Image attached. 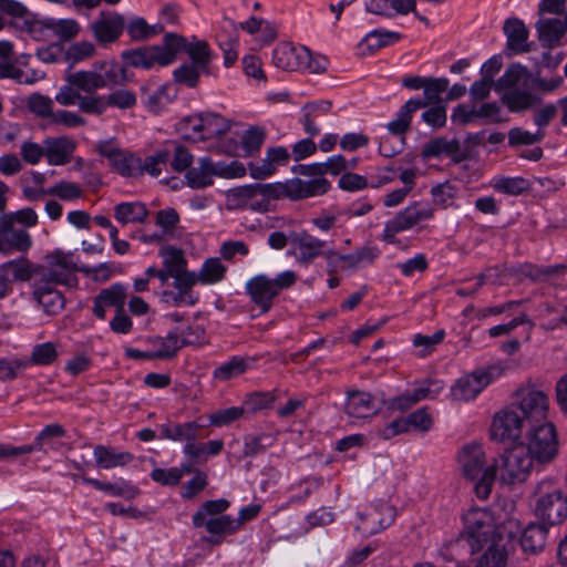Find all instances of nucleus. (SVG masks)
<instances>
[{
  "mask_svg": "<svg viewBox=\"0 0 567 567\" xmlns=\"http://www.w3.org/2000/svg\"><path fill=\"white\" fill-rule=\"evenodd\" d=\"M186 183L192 188H205L214 184L208 165V158H202L197 166L189 168L185 175Z\"/></svg>",
  "mask_w": 567,
  "mask_h": 567,
  "instance_id": "nucleus-52",
  "label": "nucleus"
},
{
  "mask_svg": "<svg viewBox=\"0 0 567 567\" xmlns=\"http://www.w3.org/2000/svg\"><path fill=\"white\" fill-rule=\"evenodd\" d=\"M278 398V391L252 392L245 396L243 406L246 413L254 414L256 412L271 408Z\"/></svg>",
  "mask_w": 567,
  "mask_h": 567,
  "instance_id": "nucleus-55",
  "label": "nucleus"
},
{
  "mask_svg": "<svg viewBox=\"0 0 567 567\" xmlns=\"http://www.w3.org/2000/svg\"><path fill=\"white\" fill-rule=\"evenodd\" d=\"M535 515L554 526L567 518V494L551 481L537 484L533 493Z\"/></svg>",
  "mask_w": 567,
  "mask_h": 567,
  "instance_id": "nucleus-4",
  "label": "nucleus"
},
{
  "mask_svg": "<svg viewBox=\"0 0 567 567\" xmlns=\"http://www.w3.org/2000/svg\"><path fill=\"white\" fill-rule=\"evenodd\" d=\"M148 210L142 203H121L114 208V216L123 225L130 223H143Z\"/></svg>",
  "mask_w": 567,
  "mask_h": 567,
  "instance_id": "nucleus-48",
  "label": "nucleus"
},
{
  "mask_svg": "<svg viewBox=\"0 0 567 567\" xmlns=\"http://www.w3.org/2000/svg\"><path fill=\"white\" fill-rule=\"evenodd\" d=\"M186 52L192 60V64L199 68L203 73H209V63L212 61L213 53L206 41H196L188 43Z\"/></svg>",
  "mask_w": 567,
  "mask_h": 567,
  "instance_id": "nucleus-56",
  "label": "nucleus"
},
{
  "mask_svg": "<svg viewBox=\"0 0 567 567\" xmlns=\"http://www.w3.org/2000/svg\"><path fill=\"white\" fill-rule=\"evenodd\" d=\"M464 529L457 544L466 543L471 554L480 551L489 540L494 530V518L486 508H471L463 517Z\"/></svg>",
  "mask_w": 567,
  "mask_h": 567,
  "instance_id": "nucleus-6",
  "label": "nucleus"
},
{
  "mask_svg": "<svg viewBox=\"0 0 567 567\" xmlns=\"http://www.w3.org/2000/svg\"><path fill=\"white\" fill-rule=\"evenodd\" d=\"M450 81L446 78H432L427 76L424 86L423 99H412L414 102L421 103L420 110L425 109L432 104H441V94L449 90Z\"/></svg>",
  "mask_w": 567,
  "mask_h": 567,
  "instance_id": "nucleus-45",
  "label": "nucleus"
},
{
  "mask_svg": "<svg viewBox=\"0 0 567 567\" xmlns=\"http://www.w3.org/2000/svg\"><path fill=\"white\" fill-rule=\"evenodd\" d=\"M0 79H11L20 84H34L44 79V73L37 70H21L11 62H0Z\"/></svg>",
  "mask_w": 567,
  "mask_h": 567,
  "instance_id": "nucleus-46",
  "label": "nucleus"
},
{
  "mask_svg": "<svg viewBox=\"0 0 567 567\" xmlns=\"http://www.w3.org/2000/svg\"><path fill=\"white\" fill-rule=\"evenodd\" d=\"M229 507V502L225 498L206 501L193 515V525L200 528L209 517L224 515L223 513Z\"/></svg>",
  "mask_w": 567,
  "mask_h": 567,
  "instance_id": "nucleus-54",
  "label": "nucleus"
},
{
  "mask_svg": "<svg viewBox=\"0 0 567 567\" xmlns=\"http://www.w3.org/2000/svg\"><path fill=\"white\" fill-rule=\"evenodd\" d=\"M534 456L525 445H516L502 456L501 480L506 484L522 483L529 474Z\"/></svg>",
  "mask_w": 567,
  "mask_h": 567,
  "instance_id": "nucleus-11",
  "label": "nucleus"
},
{
  "mask_svg": "<svg viewBox=\"0 0 567 567\" xmlns=\"http://www.w3.org/2000/svg\"><path fill=\"white\" fill-rule=\"evenodd\" d=\"M125 29L130 38L135 41L150 39L163 31L161 24L150 25L143 18L132 19Z\"/></svg>",
  "mask_w": 567,
  "mask_h": 567,
  "instance_id": "nucleus-57",
  "label": "nucleus"
},
{
  "mask_svg": "<svg viewBox=\"0 0 567 567\" xmlns=\"http://www.w3.org/2000/svg\"><path fill=\"white\" fill-rule=\"evenodd\" d=\"M174 257L178 282L176 290H162L157 292L162 302L171 307H194L199 301V296L194 291L197 284L215 285L220 282L227 272V267L218 257L207 258L198 272L188 269V260L185 252L174 246Z\"/></svg>",
  "mask_w": 567,
  "mask_h": 567,
  "instance_id": "nucleus-1",
  "label": "nucleus"
},
{
  "mask_svg": "<svg viewBox=\"0 0 567 567\" xmlns=\"http://www.w3.org/2000/svg\"><path fill=\"white\" fill-rule=\"evenodd\" d=\"M472 155L471 144H429L423 151L424 157L451 158L454 163H460L470 158Z\"/></svg>",
  "mask_w": 567,
  "mask_h": 567,
  "instance_id": "nucleus-37",
  "label": "nucleus"
},
{
  "mask_svg": "<svg viewBox=\"0 0 567 567\" xmlns=\"http://www.w3.org/2000/svg\"><path fill=\"white\" fill-rule=\"evenodd\" d=\"M203 425L196 421L185 423H166L161 425V436L172 441H185L186 443L196 441Z\"/></svg>",
  "mask_w": 567,
  "mask_h": 567,
  "instance_id": "nucleus-36",
  "label": "nucleus"
},
{
  "mask_svg": "<svg viewBox=\"0 0 567 567\" xmlns=\"http://www.w3.org/2000/svg\"><path fill=\"white\" fill-rule=\"evenodd\" d=\"M249 365L248 359L234 355L213 371V378L219 382H227L243 375L249 369Z\"/></svg>",
  "mask_w": 567,
  "mask_h": 567,
  "instance_id": "nucleus-42",
  "label": "nucleus"
},
{
  "mask_svg": "<svg viewBox=\"0 0 567 567\" xmlns=\"http://www.w3.org/2000/svg\"><path fill=\"white\" fill-rule=\"evenodd\" d=\"M516 404H513L527 425L548 421V394L534 386L520 389L516 393Z\"/></svg>",
  "mask_w": 567,
  "mask_h": 567,
  "instance_id": "nucleus-10",
  "label": "nucleus"
},
{
  "mask_svg": "<svg viewBox=\"0 0 567 567\" xmlns=\"http://www.w3.org/2000/svg\"><path fill=\"white\" fill-rule=\"evenodd\" d=\"M286 247L288 254L293 256L300 264L309 265L317 257L322 256L326 241L306 233H290L286 235Z\"/></svg>",
  "mask_w": 567,
  "mask_h": 567,
  "instance_id": "nucleus-15",
  "label": "nucleus"
},
{
  "mask_svg": "<svg viewBox=\"0 0 567 567\" xmlns=\"http://www.w3.org/2000/svg\"><path fill=\"white\" fill-rule=\"evenodd\" d=\"M126 298V287L122 284H113L109 288L102 289L94 298L92 311L96 318L104 320L106 308L112 307L117 312L124 309Z\"/></svg>",
  "mask_w": 567,
  "mask_h": 567,
  "instance_id": "nucleus-21",
  "label": "nucleus"
},
{
  "mask_svg": "<svg viewBox=\"0 0 567 567\" xmlns=\"http://www.w3.org/2000/svg\"><path fill=\"white\" fill-rule=\"evenodd\" d=\"M433 215L434 210L430 205L415 202L385 223L381 238L388 244H394L396 234L413 228L421 221L432 218Z\"/></svg>",
  "mask_w": 567,
  "mask_h": 567,
  "instance_id": "nucleus-9",
  "label": "nucleus"
},
{
  "mask_svg": "<svg viewBox=\"0 0 567 567\" xmlns=\"http://www.w3.org/2000/svg\"><path fill=\"white\" fill-rule=\"evenodd\" d=\"M32 245L31 236L23 229H17L14 226L7 227L0 225V251L10 254L13 251L24 252Z\"/></svg>",
  "mask_w": 567,
  "mask_h": 567,
  "instance_id": "nucleus-28",
  "label": "nucleus"
},
{
  "mask_svg": "<svg viewBox=\"0 0 567 567\" xmlns=\"http://www.w3.org/2000/svg\"><path fill=\"white\" fill-rule=\"evenodd\" d=\"M91 110L94 115L103 114L110 106L118 107L122 110L131 109L136 104V96L134 92L130 90H117L109 95L95 94V99L92 101Z\"/></svg>",
  "mask_w": 567,
  "mask_h": 567,
  "instance_id": "nucleus-27",
  "label": "nucleus"
},
{
  "mask_svg": "<svg viewBox=\"0 0 567 567\" xmlns=\"http://www.w3.org/2000/svg\"><path fill=\"white\" fill-rule=\"evenodd\" d=\"M505 371L502 363L475 370L458 380L451 388V398L454 401H470L475 399L491 382L499 378Z\"/></svg>",
  "mask_w": 567,
  "mask_h": 567,
  "instance_id": "nucleus-7",
  "label": "nucleus"
},
{
  "mask_svg": "<svg viewBox=\"0 0 567 567\" xmlns=\"http://www.w3.org/2000/svg\"><path fill=\"white\" fill-rule=\"evenodd\" d=\"M415 0H371L367 10L378 16L388 18L394 13L406 14L414 11Z\"/></svg>",
  "mask_w": 567,
  "mask_h": 567,
  "instance_id": "nucleus-40",
  "label": "nucleus"
},
{
  "mask_svg": "<svg viewBox=\"0 0 567 567\" xmlns=\"http://www.w3.org/2000/svg\"><path fill=\"white\" fill-rule=\"evenodd\" d=\"M458 462L463 475L474 482V493L481 499H486L496 477V465H486L485 453L482 445L468 444L458 454Z\"/></svg>",
  "mask_w": 567,
  "mask_h": 567,
  "instance_id": "nucleus-2",
  "label": "nucleus"
},
{
  "mask_svg": "<svg viewBox=\"0 0 567 567\" xmlns=\"http://www.w3.org/2000/svg\"><path fill=\"white\" fill-rule=\"evenodd\" d=\"M99 154L107 161L113 171L122 176H138L141 157L117 147L115 144H97Z\"/></svg>",
  "mask_w": 567,
  "mask_h": 567,
  "instance_id": "nucleus-17",
  "label": "nucleus"
},
{
  "mask_svg": "<svg viewBox=\"0 0 567 567\" xmlns=\"http://www.w3.org/2000/svg\"><path fill=\"white\" fill-rule=\"evenodd\" d=\"M394 517L393 507L386 503L375 504L359 514L360 524L355 528L363 535L371 536L390 526Z\"/></svg>",
  "mask_w": 567,
  "mask_h": 567,
  "instance_id": "nucleus-18",
  "label": "nucleus"
},
{
  "mask_svg": "<svg viewBox=\"0 0 567 567\" xmlns=\"http://www.w3.org/2000/svg\"><path fill=\"white\" fill-rule=\"evenodd\" d=\"M59 357L58 347L55 343L48 341L35 344L32 348L30 359L28 361L34 365H50Z\"/></svg>",
  "mask_w": 567,
  "mask_h": 567,
  "instance_id": "nucleus-61",
  "label": "nucleus"
},
{
  "mask_svg": "<svg viewBox=\"0 0 567 567\" xmlns=\"http://www.w3.org/2000/svg\"><path fill=\"white\" fill-rule=\"evenodd\" d=\"M32 300L42 308L48 316H56L65 306L63 293L56 289V286L35 279L32 284Z\"/></svg>",
  "mask_w": 567,
  "mask_h": 567,
  "instance_id": "nucleus-19",
  "label": "nucleus"
},
{
  "mask_svg": "<svg viewBox=\"0 0 567 567\" xmlns=\"http://www.w3.org/2000/svg\"><path fill=\"white\" fill-rule=\"evenodd\" d=\"M380 250L373 246H364L352 254L347 255L348 267L357 269L369 266L379 257Z\"/></svg>",
  "mask_w": 567,
  "mask_h": 567,
  "instance_id": "nucleus-63",
  "label": "nucleus"
},
{
  "mask_svg": "<svg viewBox=\"0 0 567 567\" xmlns=\"http://www.w3.org/2000/svg\"><path fill=\"white\" fill-rule=\"evenodd\" d=\"M529 78V71L526 66L519 63L511 64L505 73L494 83V89L497 92H502L504 90L516 89L523 80H527Z\"/></svg>",
  "mask_w": 567,
  "mask_h": 567,
  "instance_id": "nucleus-49",
  "label": "nucleus"
},
{
  "mask_svg": "<svg viewBox=\"0 0 567 567\" xmlns=\"http://www.w3.org/2000/svg\"><path fill=\"white\" fill-rule=\"evenodd\" d=\"M154 360H169L181 350L178 344V329L169 331L165 337L152 336L145 340Z\"/></svg>",
  "mask_w": 567,
  "mask_h": 567,
  "instance_id": "nucleus-25",
  "label": "nucleus"
},
{
  "mask_svg": "<svg viewBox=\"0 0 567 567\" xmlns=\"http://www.w3.org/2000/svg\"><path fill=\"white\" fill-rule=\"evenodd\" d=\"M29 111L39 117H53V101L47 95L40 93L31 94L27 100Z\"/></svg>",
  "mask_w": 567,
  "mask_h": 567,
  "instance_id": "nucleus-64",
  "label": "nucleus"
},
{
  "mask_svg": "<svg viewBox=\"0 0 567 567\" xmlns=\"http://www.w3.org/2000/svg\"><path fill=\"white\" fill-rule=\"evenodd\" d=\"M284 289V274H278L276 278H269L266 275H257L246 282V291L251 301L267 312L272 307V301Z\"/></svg>",
  "mask_w": 567,
  "mask_h": 567,
  "instance_id": "nucleus-14",
  "label": "nucleus"
},
{
  "mask_svg": "<svg viewBox=\"0 0 567 567\" xmlns=\"http://www.w3.org/2000/svg\"><path fill=\"white\" fill-rule=\"evenodd\" d=\"M162 258V268H157L155 266H150L145 269L144 276L141 278H136L133 281V289L135 292H144L148 290L150 280L152 278L158 279L162 287L166 286L169 279H173V289L176 290V282H178L176 266H175V257H174V246H164L159 249L158 252Z\"/></svg>",
  "mask_w": 567,
  "mask_h": 567,
  "instance_id": "nucleus-13",
  "label": "nucleus"
},
{
  "mask_svg": "<svg viewBox=\"0 0 567 567\" xmlns=\"http://www.w3.org/2000/svg\"><path fill=\"white\" fill-rule=\"evenodd\" d=\"M558 113V105L546 104L535 112L534 122L537 125L536 133L524 131L519 127L512 128L508 133V142H538L545 137L544 127L547 126Z\"/></svg>",
  "mask_w": 567,
  "mask_h": 567,
  "instance_id": "nucleus-20",
  "label": "nucleus"
},
{
  "mask_svg": "<svg viewBox=\"0 0 567 567\" xmlns=\"http://www.w3.org/2000/svg\"><path fill=\"white\" fill-rule=\"evenodd\" d=\"M203 527L214 536H221L237 532L239 529V523L229 515H219L207 518Z\"/></svg>",
  "mask_w": 567,
  "mask_h": 567,
  "instance_id": "nucleus-60",
  "label": "nucleus"
},
{
  "mask_svg": "<svg viewBox=\"0 0 567 567\" xmlns=\"http://www.w3.org/2000/svg\"><path fill=\"white\" fill-rule=\"evenodd\" d=\"M65 434L66 431L62 425L52 423L44 426L34 439L41 451L54 450L58 447L56 441L63 439Z\"/></svg>",
  "mask_w": 567,
  "mask_h": 567,
  "instance_id": "nucleus-62",
  "label": "nucleus"
},
{
  "mask_svg": "<svg viewBox=\"0 0 567 567\" xmlns=\"http://www.w3.org/2000/svg\"><path fill=\"white\" fill-rule=\"evenodd\" d=\"M524 426H527L525 420L514 405H511L495 415L491 436L498 442H515L520 437Z\"/></svg>",
  "mask_w": 567,
  "mask_h": 567,
  "instance_id": "nucleus-16",
  "label": "nucleus"
},
{
  "mask_svg": "<svg viewBox=\"0 0 567 567\" xmlns=\"http://www.w3.org/2000/svg\"><path fill=\"white\" fill-rule=\"evenodd\" d=\"M187 44L185 38L175 33H167L164 37L163 45H156L161 56V66L173 63L178 52L186 51Z\"/></svg>",
  "mask_w": 567,
  "mask_h": 567,
  "instance_id": "nucleus-47",
  "label": "nucleus"
},
{
  "mask_svg": "<svg viewBox=\"0 0 567 567\" xmlns=\"http://www.w3.org/2000/svg\"><path fill=\"white\" fill-rule=\"evenodd\" d=\"M284 161V147H271L261 163H249V173L252 178L264 179L271 176L278 165Z\"/></svg>",
  "mask_w": 567,
  "mask_h": 567,
  "instance_id": "nucleus-41",
  "label": "nucleus"
},
{
  "mask_svg": "<svg viewBox=\"0 0 567 567\" xmlns=\"http://www.w3.org/2000/svg\"><path fill=\"white\" fill-rule=\"evenodd\" d=\"M502 101L512 112L525 111L540 103L539 97L528 91L519 89H512L504 92Z\"/></svg>",
  "mask_w": 567,
  "mask_h": 567,
  "instance_id": "nucleus-43",
  "label": "nucleus"
},
{
  "mask_svg": "<svg viewBox=\"0 0 567 567\" xmlns=\"http://www.w3.org/2000/svg\"><path fill=\"white\" fill-rule=\"evenodd\" d=\"M548 528L544 524L530 523L522 532L519 544L524 553L537 555L547 544Z\"/></svg>",
  "mask_w": 567,
  "mask_h": 567,
  "instance_id": "nucleus-30",
  "label": "nucleus"
},
{
  "mask_svg": "<svg viewBox=\"0 0 567 567\" xmlns=\"http://www.w3.org/2000/svg\"><path fill=\"white\" fill-rule=\"evenodd\" d=\"M503 31L507 38L506 49L512 54L529 52L528 43L529 31L525 23L517 18H508L505 20Z\"/></svg>",
  "mask_w": 567,
  "mask_h": 567,
  "instance_id": "nucleus-23",
  "label": "nucleus"
},
{
  "mask_svg": "<svg viewBox=\"0 0 567 567\" xmlns=\"http://www.w3.org/2000/svg\"><path fill=\"white\" fill-rule=\"evenodd\" d=\"M125 27L126 21L123 14L117 11L102 10L89 24V30L96 43L105 48L120 40Z\"/></svg>",
  "mask_w": 567,
  "mask_h": 567,
  "instance_id": "nucleus-12",
  "label": "nucleus"
},
{
  "mask_svg": "<svg viewBox=\"0 0 567 567\" xmlns=\"http://www.w3.org/2000/svg\"><path fill=\"white\" fill-rule=\"evenodd\" d=\"M535 28L542 47L551 49L559 44L566 33L565 24L557 18H540Z\"/></svg>",
  "mask_w": 567,
  "mask_h": 567,
  "instance_id": "nucleus-31",
  "label": "nucleus"
},
{
  "mask_svg": "<svg viewBox=\"0 0 567 567\" xmlns=\"http://www.w3.org/2000/svg\"><path fill=\"white\" fill-rule=\"evenodd\" d=\"M39 265H33L27 258H20L2 264L0 266V272L6 275L7 279L17 281H31V284L39 276Z\"/></svg>",
  "mask_w": 567,
  "mask_h": 567,
  "instance_id": "nucleus-32",
  "label": "nucleus"
},
{
  "mask_svg": "<svg viewBox=\"0 0 567 567\" xmlns=\"http://www.w3.org/2000/svg\"><path fill=\"white\" fill-rule=\"evenodd\" d=\"M330 188L331 183L324 177L319 176L309 181L292 178L286 182V197L296 200L316 197L326 194Z\"/></svg>",
  "mask_w": 567,
  "mask_h": 567,
  "instance_id": "nucleus-22",
  "label": "nucleus"
},
{
  "mask_svg": "<svg viewBox=\"0 0 567 567\" xmlns=\"http://www.w3.org/2000/svg\"><path fill=\"white\" fill-rule=\"evenodd\" d=\"M176 97V93L171 84H163L154 92L150 93L145 101L146 109L153 114H159Z\"/></svg>",
  "mask_w": 567,
  "mask_h": 567,
  "instance_id": "nucleus-50",
  "label": "nucleus"
},
{
  "mask_svg": "<svg viewBox=\"0 0 567 567\" xmlns=\"http://www.w3.org/2000/svg\"><path fill=\"white\" fill-rule=\"evenodd\" d=\"M68 83L73 84L83 95L96 94L97 90L104 89V80L101 72L93 68L91 71H76L68 75Z\"/></svg>",
  "mask_w": 567,
  "mask_h": 567,
  "instance_id": "nucleus-39",
  "label": "nucleus"
},
{
  "mask_svg": "<svg viewBox=\"0 0 567 567\" xmlns=\"http://www.w3.org/2000/svg\"><path fill=\"white\" fill-rule=\"evenodd\" d=\"M37 279L48 281L51 285L75 287L79 279V268L73 254L56 249L45 256V264L39 265Z\"/></svg>",
  "mask_w": 567,
  "mask_h": 567,
  "instance_id": "nucleus-5",
  "label": "nucleus"
},
{
  "mask_svg": "<svg viewBox=\"0 0 567 567\" xmlns=\"http://www.w3.org/2000/svg\"><path fill=\"white\" fill-rule=\"evenodd\" d=\"M528 443L526 449L539 463H549L558 454V437L555 425L550 421L527 425Z\"/></svg>",
  "mask_w": 567,
  "mask_h": 567,
  "instance_id": "nucleus-8",
  "label": "nucleus"
},
{
  "mask_svg": "<svg viewBox=\"0 0 567 567\" xmlns=\"http://www.w3.org/2000/svg\"><path fill=\"white\" fill-rule=\"evenodd\" d=\"M121 58L125 65L136 69L150 70L155 65L161 66V56L155 45L125 50Z\"/></svg>",
  "mask_w": 567,
  "mask_h": 567,
  "instance_id": "nucleus-29",
  "label": "nucleus"
},
{
  "mask_svg": "<svg viewBox=\"0 0 567 567\" xmlns=\"http://www.w3.org/2000/svg\"><path fill=\"white\" fill-rule=\"evenodd\" d=\"M508 554L499 544H492L477 559L475 567H506Z\"/></svg>",
  "mask_w": 567,
  "mask_h": 567,
  "instance_id": "nucleus-59",
  "label": "nucleus"
},
{
  "mask_svg": "<svg viewBox=\"0 0 567 567\" xmlns=\"http://www.w3.org/2000/svg\"><path fill=\"white\" fill-rule=\"evenodd\" d=\"M492 186L498 193L518 196L529 189V182L520 176H496L492 181Z\"/></svg>",
  "mask_w": 567,
  "mask_h": 567,
  "instance_id": "nucleus-53",
  "label": "nucleus"
},
{
  "mask_svg": "<svg viewBox=\"0 0 567 567\" xmlns=\"http://www.w3.org/2000/svg\"><path fill=\"white\" fill-rule=\"evenodd\" d=\"M310 62V51L302 45L286 43V71L305 70Z\"/></svg>",
  "mask_w": 567,
  "mask_h": 567,
  "instance_id": "nucleus-58",
  "label": "nucleus"
},
{
  "mask_svg": "<svg viewBox=\"0 0 567 567\" xmlns=\"http://www.w3.org/2000/svg\"><path fill=\"white\" fill-rule=\"evenodd\" d=\"M95 99V94L83 95L73 84L63 85L55 95V101L63 106L76 105L79 110L85 114L94 115L91 110V101Z\"/></svg>",
  "mask_w": 567,
  "mask_h": 567,
  "instance_id": "nucleus-33",
  "label": "nucleus"
},
{
  "mask_svg": "<svg viewBox=\"0 0 567 567\" xmlns=\"http://www.w3.org/2000/svg\"><path fill=\"white\" fill-rule=\"evenodd\" d=\"M27 23L29 31L32 34H34L37 31L47 30L51 31L62 41H69L75 38L81 31L79 22L74 19H48L44 21H33Z\"/></svg>",
  "mask_w": 567,
  "mask_h": 567,
  "instance_id": "nucleus-24",
  "label": "nucleus"
},
{
  "mask_svg": "<svg viewBox=\"0 0 567 567\" xmlns=\"http://www.w3.org/2000/svg\"><path fill=\"white\" fill-rule=\"evenodd\" d=\"M375 401L373 396L365 391L348 390L344 412L352 419H364L375 412Z\"/></svg>",
  "mask_w": 567,
  "mask_h": 567,
  "instance_id": "nucleus-26",
  "label": "nucleus"
},
{
  "mask_svg": "<svg viewBox=\"0 0 567 567\" xmlns=\"http://www.w3.org/2000/svg\"><path fill=\"white\" fill-rule=\"evenodd\" d=\"M93 454L97 467L103 470L125 466L134 460V455L130 452H118L104 445H96Z\"/></svg>",
  "mask_w": 567,
  "mask_h": 567,
  "instance_id": "nucleus-35",
  "label": "nucleus"
},
{
  "mask_svg": "<svg viewBox=\"0 0 567 567\" xmlns=\"http://www.w3.org/2000/svg\"><path fill=\"white\" fill-rule=\"evenodd\" d=\"M402 38L401 33L388 31L384 29H375L369 32L360 42L359 48L362 53L372 54L381 48L391 45Z\"/></svg>",
  "mask_w": 567,
  "mask_h": 567,
  "instance_id": "nucleus-38",
  "label": "nucleus"
},
{
  "mask_svg": "<svg viewBox=\"0 0 567 567\" xmlns=\"http://www.w3.org/2000/svg\"><path fill=\"white\" fill-rule=\"evenodd\" d=\"M230 130V121L215 112H200L179 120L177 135L186 142L220 140Z\"/></svg>",
  "mask_w": 567,
  "mask_h": 567,
  "instance_id": "nucleus-3",
  "label": "nucleus"
},
{
  "mask_svg": "<svg viewBox=\"0 0 567 567\" xmlns=\"http://www.w3.org/2000/svg\"><path fill=\"white\" fill-rule=\"evenodd\" d=\"M93 68L101 72V78L104 80V87L124 85L131 81L127 69L121 65L115 60L111 61H96Z\"/></svg>",
  "mask_w": 567,
  "mask_h": 567,
  "instance_id": "nucleus-34",
  "label": "nucleus"
},
{
  "mask_svg": "<svg viewBox=\"0 0 567 567\" xmlns=\"http://www.w3.org/2000/svg\"><path fill=\"white\" fill-rule=\"evenodd\" d=\"M83 482L93 486L94 488H96L99 491L109 493L112 496H122V497H125L126 499H133L140 494L138 488L128 483L113 484V483L101 482L99 480L89 478V477H84Z\"/></svg>",
  "mask_w": 567,
  "mask_h": 567,
  "instance_id": "nucleus-51",
  "label": "nucleus"
},
{
  "mask_svg": "<svg viewBox=\"0 0 567 567\" xmlns=\"http://www.w3.org/2000/svg\"><path fill=\"white\" fill-rule=\"evenodd\" d=\"M421 103L413 100L406 101L399 110L396 117L388 123V131L394 136H401L410 130L413 114L420 110Z\"/></svg>",
  "mask_w": 567,
  "mask_h": 567,
  "instance_id": "nucleus-44",
  "label": "nucleus"
}]
</instances>
